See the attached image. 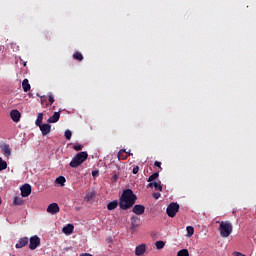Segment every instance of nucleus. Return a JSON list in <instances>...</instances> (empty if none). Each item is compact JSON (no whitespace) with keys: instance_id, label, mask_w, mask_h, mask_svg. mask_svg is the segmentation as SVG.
Wrapping results in <instances>:
<instances>
[{"instance_id":"f03ea898","label":"nucleus","mask_w":256,"mask_h":256,"mask_svg":"<svg viewBox=\"0 0 256 256\" xmlns=\"http://www.w3.org/2000/svg\"><path fill=\"white\" fill-rule=\"evenodd\" d=\"M218 231L220 232V237L226 239L233 233V224L229 221H222L220 222Z\"/></svg>"},{"instance_id":"2f4dec72","label":"nucleus","mask_w":256,"mask_h":256,"mask_svg":"<svg viewBox=\"0 0 256 256\" xmlns=\"http://www.w3.org/2000/svg\"><path fill=\"white\" fill-rule=\"evenodd\" d=\"M48 101L50 105H53L55 103V98L53 97V95L50 94L48 96Z\"/></svg>"},{"instance_id":"9b49d317","label":"nucleus","mask_w":256,"mask_h":256,"mask_svg":"<svg viewBox=\"0 0 256 256\" xmlns=\"http://www.w3.org/2000/svg\"><path fill=\"white\" fill-rule=\"evenodd\" d=\"M132 212L135 215H143V213H145V206L141 204H137L133 207Z\"/></svg>"},{"instance_id":"a19ab883","label":"nucleus","mask_w":256,"mask_h":256,"mask_svg":"<svg viewBox=\"0 0 256 256\" xmlns=\"http://www.w3.org/2000/svg\"><path fill=\"white\" fill-rule=\"evenodd\" d=\"M1 203H3V200H1V197H0V205H1Z\"/></svg>"},{"instance_id":"0eeeda50","label":"nucleus","mask_w":256,"mask_h":256,"mask_svg":"<svg viewBox=\"0 0 256 256\" xmlns=\"http://www.w3.org/2000/svg\"><path fill=\"white\" fill-rule=\"evenodd\" d=\"M29 245V238L23 237L18 240L15 247L16 249H23V247H27Z\"/></svg>"},{"instance_id":"4c0bfd02","label":"nucleus","mask_w":256,"mask_h":256,"mask_svg":"<svg viewBox=\"0 0 256 256\" xmlns=\"http://www.w3.org/2000/svg\"><path fill=\"white\" fill-rule=\"evenodd\" d=\"M234 256H247V255L240 252H234Z\"/></svg>"},{"instance_id":"473e14b6","label":"nucleus","mask_w":256,"mask_h":256,"mask_svg":"<svg viewBox=\"0 0 256 256\" xmlns=\"http://www.w3.org/2000/svg\"><path fill=\"white\" fill-rule=\"evenodd\" d=\"M154 166H155V167H158V168L160 169V171H163V168L161 167V162L155 161V162H154Z\"/></svg>"},{"instance_id":"393cba45","label":"nucleus","mask_w":256,"mask_h":256,"mask_svg":"<svg viewBox=\"0 0 256 256\" xmlns=\"http://www.w3.org/2000/svg\"><path fill=\"white\" fill-rule=\"evenodd\" d=\"M159 177V172L153 173L152 175L149 176L148 178V183H151L153 181H155V179H157Z\"/></svg>"},{"instance_id":"a878e982","label":"nucleus","mask_w":256,"mask_h":256,"mask_svg":"<svg viewBox=\"0 0 256 256\" xmlns=\"http://www.w3.org/2000/svg\"><path fill=\"white\" fill-rule=\"evenodd\" d=\"M155 191H163V186H161V181L154 182Z\"/></svg>"},{"instance_id":"412c9836","label":"nucleus","mask_w":256,"mask_h":256,"mask_svg":"<svg viewBox=\"0 0 256 256\" xmlns=\"http://www.w3.org/2000/svg\"><path fill=\"white\" fill-rule=\"evenodd\" d=\"M73 59L75 61H83V54L81 52H74Z\"/></svg>"},{"instance_id":"6ab92c4d","label":"nucleus","mask_w":256,"mask_h":256,"mask_svg":"<svg viewBox=\"0 0 256 256\" xmlns=\"http://www.w3.org/2000/svg\"><path fill=\"white\" fill-rule=\"evenodd\" d=\"M66 181H67V179H65L64 176H59V177L56 178L55 183H57L61 187H65V182Z\"/></svg>"},{"instance_id":"c756f323","label":"nucleus","mask_w":256,"mask_h":256,"mask_svg":"<svg viewBox=\"0 0 256 256\" xmlns=\"http://www.w3.org/2000/svg\"><path fill=\"white\" fill-rule=\"evenodd\" d=\"M73 149L74 151H83V145L76 143L73 145Z\"/></svg>"},{"instance_id":"72a5a7b5","label":"nucleus","mask_w":256,"mask_h":256,"mask_svg":"<svg viewBox=\"0 0 256 256\" xmlns=\"http://www.w3.org/2000/svg\"><path fill=\"white\" fill-rule=\"evenodd\" d=\"M132 173H133V175H137V173H139V166H134Z\"/></svg>"},{"instance_id":"f257e3e1","label":"nucleus","mask_w":256,"mask_h":256,"mask_svg":"<svg viewBox=\"0 0 256 256\" xmlns=\"http://www.w3.org/2000/svg\"><path fill=\"white\" fill-rule=\"evenodd\" d=\"M137 201V195L133 193L131 189H125L119 199V207L122 211H127L135 205Z\"/></svg>"},{"instance_id":"f704fd0d","label":"nucleus","mask_w":256,"mask_h":256,"mask_svg":"<svg viewBox=\"0 0 256 256\" xmlns=\"http://www.w3.org/2000/svg\"><path fill=\"white\" fill-rule=\"evenodd\" d=\"M152 195H153L154 199H159V197H161V193H159V192L153 193Z\"/></svg>"},{"instance_id":"4468645a","label":"nucleus","mask_w":256,"mask_h":256,"mask_svg":"<svg viewBox=\"0 0 256 256\" xmlns=\"http://www.w3.org/2000/svg\"><path fill=\"white\" fill-rule=\"evenodd\" d=\"M74 229H75V226H73V224H67L62 228V233H64L65 235H71Z\"/></svg>"},{"instance_id":"6e6552de","label":"nucleus","mask_w":256,"mask_h":256,"mask_svg":"<svg viewBox=\"0 0 256 256\" xmlns=\"http://www.w3.org/2000/svg\"><path fill=\"white\" fill-rule=\"evenodd\" d=\"M10 117L14 123H19L21 121V112L19 110H11Z\"/></svg>"},{"instance_id":"2eb2a0df","label":"nucleus","mask_w":256,"mask_h":256,"mask_svg":"<svg viewBox=\"0 0 256 256\" xmlns=\"http://www.w3.org/2000/svg\"><path fill=\"white\" fill-rule=\"evenodd\" d=\"M61 117L59 112H54V114L47 120V123H57Z\"/></svg>"},{"instance_id":"c9c22d12","label":"nucleus","mask_w":256,"mask_h":256,"mask_svg":"<svg viewBox=\"0 0 256 256\" xmlns=\"http://www.w3.org/2000/svg\"><path fill=\"white\" fill-rule=\"evenodd\" d=\"M154 185H155V182H150V183L147 185V188H148V189H153Z\"/></svg>"},{"instance_id":"7ed1b4c3","label":"nucleus","mask_w":256,"mask_h":256,"mask_svg":"<svg viewBox=\"0 0 256 256\" xmlns=\"http://www.w3.org/2000/svg\"><path fill=\"white\" fill-rule=\"evenodd\" d=\"M89 157V154L87 152H79L77 153L71 160L70 162V167L72 168H77L79 167L82 163H85Z\"/></svg>"},{"instance_id":"20e7f679","label":"nucleus","mask_w":256,"mask_h":256,"mask_svg":"<svg viewBox=\"0 0 256 256\" xmlns=\"http://www.w3.org/2000/svg\"><path fill=\"white\" fill-rule=\"evenodd\" d=\"M166 213L168 217H175V215L179 213V205L177 204V202H171L166 209Z\"/></svg>"},{"instance_id":"c85d7f7f","label":"nucleus","mask_w":256,"mask_h":256,"mask_svg":"<svg viewBox=\"0 0 256 256\" xmlns=\"http://www.w3.org/2000/svg\"><path fill=\"white\" fill-rule=\"evenodd\" d=\"M177 256H189V250L182 249V250L178 251Z\"/></svg>"},{"instance_id":"a211bd4d","label":"nucleus","mask_w":256,"mask_h":256,"mask_svg":"<svg viewBox=\"0 0 256 256\" xmlns=\"http://www.w3.org/2000/svg\"><path fill=\"white\" fill-rule=\"evenodd\" d=\"M127 157H129V155H127V152L125 151V149H121L118 152V159H121L122 161H125V159H127Z\"/></svg>"},{"instance_id":"b1692460","label":"nucleus","mask_w":256,"mask_h":256,"mask_svg":"<svg viewBox=\"0 0 256 256\" xmlns=\"http://www.w3.org/2000/svg\"><path fill=\"white\" fill-rule=\"evenodd\" d=\"M138 223H139V217L132 216L131 217V225H132V227H137Z\"/></svg>"},{"instance_id":"58836bf2","label":"nucleus","mask_w":256,"mask_h":256,"mask_svg":"<svg viewBox=\"0 0 256 256\" xmlns=\"http://www.w3.org/2000/svg\"><path fill=\"white\" fill-rule=\"evenodd\" d=\"M80 256H92L90 253H82Z\"/></svg>"},{"instance_id":"5701e85b","label":"nucleus","mask_w":256,"mask_h":256,"mask_svg":"<svg viewBox=\"0 0 256 256\" xmlns=\"http://www.w3.org/2000/svg\"><path fill=\"white\" fill-rule=\"evenodd\" d=\"M7 169V162L0 157V171H5Z\"/></svg>"},{"instance_id":"dca6fc26","label":"nucleus","mask_w":256,"mask_h":256,"mask_svg":"<svg viewBox=\"0 0 256 256\" xmlns=\"http://www.w3.org/2000/svg\"><path fill=\"white\" fill-rule=\"evenodd\" d=\"M22 89H23L24 93H28V91H31V84H29L28 79H24L22 81Z\"/></svg>"},{"instance_id":"423d86ee","label":"nucleus","mask_w":256,"mask_h":256,"mask_svg":"<svg viewBox=\"0 0 256 256\" xmlns=\"http://www.w3.org/2000/svg\"><path fill=\"white\" fill-rule=\"evenodd\" d=\"M59 211H61V209L57 203H52L47 207V213H50L51 215H57Z\"/></svg>"},{"instance_id":"ddd939ff","label":"nucleus","mask_w":256,"mask_h":256,"mask_svg":"<svg viewBox=\"0 0 256 256\" xmlns=\"http://www.w3.org/2000/svg\"><path fill=\"white\" fill-rule=\"evenodd\" d=\"M39 129H40L43 136L49 135V133H51L50 124H42V125L39 126Z\"/></svg>"},{"instance_id":"4be33fe9","label":"nucleus","mask_w":256,"mask_h":256,"mask_svg":"<svg viewBox=\"0 0 256 256\" xmlns=\"http://www.w3.org/2000/svg\"><path fill=\"white\" fill-rule=\"evenodd\" d=\"M186 231L187 237H193V234L195 233V228H193V226H187Z\"/></svg>"},{"instance_id":"1a4fd4ad","label":"nucleus","mask_w":256,"mask_h":256,"mask_svg":"<svg viewBox=\"0 0 256 256\" xmlns=\"http://www.w3.org/2000/svg\"><path fill=\"white\" fill-rule=\"evenodd\" d=\"M22 197H29L31 195V186L29 184H24L20 188Z\"/></svg>"},{"instance_id":"7c9ffc66","label":"nucleus","mask_w":256,"mask_h":256,"mask_svg":"<svg viewBox=\"0 0 256 256\" xmlns=\"http://www.w3.org/2000/svg\"><path fill=\"white\" fill-rule=\"evenodd\" d=\"M64 135H65V138L69 141L73 133L71 132V130H66Z\"/></svg>"},{"instance_id":"9d476101","label":"nucleus","mask_w":256,"mask_h":256,"mask_svg":"<svg viewBox=\"0 0 256 256\" xmlns=\"http://www.w3.org/2000/svg\"><path fill=\"white\" fill-rule=\"evenodd\" d=\"M0 149L3 153V155L7 157V159H9V157H11V146H9V144H2L0 146Z\"/></svg>"},{"instance_id":"f8f14e48","label":"nucleus","mask_w":256,"mask_h":256,"mask_svg":"<svg viewBox=\"0 0 256 256\" xmlns=\"http://www.w3.org/2000/svg\"><path fill=\"white\" fill-rule=\"evenodd\" d=\"M145 251H147V245L140 244V245L136 246V248H135V255H137V256L144 255Z\"/></svg>"},{"instance_id":"39448f33","label":"nucleus","mask_w":256,"mask_h":256,"mask_svg":"<svg viewBox=\"0 0 256 256\" xmlns=\"http://www.w3.org/2000/svg\"><path fill=\"white\" fill-rule=\"evenodd\" d=\"M39 245H41V238L37 235L32 236L30 238L29 249H31V251H35Z\"/></svg>"},{"instance_id":"e433bc0d","label":"nucleus","mask_w":256,"mask_h":256,"mask_svg":"<svg viewBox=\"0 0 256 256\" xmlns=\"http://www.w3.org/2000/svg\"><path fill=\"white\" fill-rule=\"evenodd\" d=\"M99 175V171L94 170L92 171V177H97Z\"/></svg>"},{"instance_id":"f3484780","label":"nucleus","mask_w":256,"mask_h":256,"mask_svg":"<svg viewBox=\"0 0 256 256\" xmlns=\"http://www.w3.org/2000/svg\"><path fill=\"white\" fill-rule=\"evenodd\" d=\"M119 207V201L113 200L112 202H109L107 205L108 211H113Z\"/></svg>"},{"instance_id":"cd10ccee","label":"nucleus","mask_w":256,"mask_h":256,"mask_svg":"<svg viewBox=\"0 0 256 256\" xmlns=\"http://www.w3.org/2000/svg\"><path fill=\"white\" fill-rule=\"evenodd\" d=\"M155 245H156V249H163V247H165V242L159 240L155 242Z\"/></svg>"},{"instance_id":"aec40b11","label":"nucleus","mask_w":256,"mask_h":256,"mask_svg":"<svg viewBox=\"0 0 256 256\" xmlns=\"http://www.w3.org/2000/svg\"><path fill=\"white\" fill-rule=\"evenodd\" d=\"M41 123H43V113H38L37 119H36V121H35V125H36L37 127H40L41 125H43V124H41Z\"/></svg>"},{"instance_id":"ea45409f","label":"nucleus","mask_w":256,"mask_h":256,"mask_svg":"<svg viewBox=\"0 0 256 256\" xmlns=\"http://www.w3.org/2000/svg\"><path fill=\"white\" fill-rule=\"evenodd\" d=\"M22 65H27V62L23 61V62H22Z\"/></svg>"},{"instance_id":"bb28decb","label":"nucleus","mask_w":256,"mask_h":256,"mask_svg":"<svg viewBox=\"0 0 256 256\" xmlns=\"http://www.w3.org/2000/svg\"><path fill=\"white\" fill-rule=\"evenodd\" d=\"M14 205H23V198L21 197H15L13 201Z\"/></svg>"}]
</instances>
